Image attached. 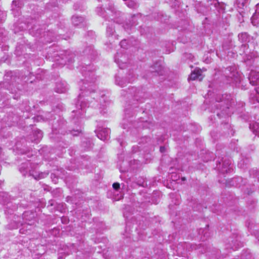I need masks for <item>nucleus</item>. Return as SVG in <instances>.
<instances>
[{
	"label": "nucleus",
	"instance_id": "nucleus-1",
	"mask_svg": "<svg viewBox=\"0 0 259 259\" xmlns=\"http://www.w3.org/2000/svg\"><path fill=\"white\" fill-rule=\"evenodd\" d=\"M82 71L83 75L84 76L85 80L84 82H83V85L80 88V90L83 91L84 92H82L81 94L78 95L77 102L76 103V109L72 111L73 113L75 114L72 115L73 118H75V116L78 118L83 115L85 107L89 106V99H84L83 98L84 96H87L88 92L91 93L94 91L93 88H95L94 82L95 81L96 78L94 72L91 71L90 70L86 71L84 69Z\"/></svg>",
	"mask_w": 259,
	"mask_h": 259
},
{
	"label": "nucleus",
	"instance_id": "nucleus-2",
	"mask_svg": "<svg viewBox=\"0 0 259 259\" xmlns=\"http://www.w3.org/2000/svg\"><path fill=\"white\" fill-rule=\"evenodd\" d=\"M106 9L107 11L103 10L102 7H97L96 11L98 15L111 20L115 21V19L120 17V12L116 10L112 4H109Z\"/></svg>",
	"mask_w": 259,
	"mask_h": 259
},
{
	"label": "nucleus",
	"instance_id": "nucleus-3",
	"mask_svg": "<svg viewBox=\"0 0 259 259\" xmlns=\"http://www.w3.org/2000/svg\"><path fill=\"white\" fill-rule=\"evenodd\" d=\"M115 62L121 69H123L127 66L128 57L127 55L122 52H117L114 57Z\"/></svg>",
	"mask_w": 259,
	"mask_h": 259
},
{
	"label": "nucleus",
	"instance_id": "nucleus-4",
	"mask_svg": "<svg viewBox=\"0 0 259 259\" xmlns=\"http://www.w3.org/2000/svg\"><path fill=\"white\" fill-rule=\"evenodd\" d=\"M134 90V98L135 100L140 102H144L145 101V92L144 89H132Z\"/></svg>",
	"mask_w": 259,
	"mask_h": 259
},
{
	"label": "nucleus",
	"instance_id": "nucleus-5",
	"mask_svg": "<svg viewBox=\"0 0 259 259\" xmlns=\"http://www.w3.org/2000/svg\"><path fill=\"white\" fill-rule=\"evenodd\" d=\"M110 133V129L107 128H101L97 131V136L99 139L104 141L108 139Z\"/></svg>",
	"mask_w": 259,
	"mask_h": 259
},
{
	"label": "nucleus",
	"instance_id": "nucleus-6",
	"mask_svg": "<svg viewBox=\"0 0 259 259\" xmlns=\"http://www.w3.org/2000/svg\"><path fill=\"white\" fill-rule=\"evenodd\" d=\"M250 83L253 85L259 84V72L255 71H251L249 77Z\"/></svg>",
	"mask_w": 259,
	"mask_h": 259
},
{
	"label": "nucleus",
	"instance_id": "nucleus-7",
	"mask_svg": "<svg viewBox=\"0 0 259 259\" xmlns=\"http://www.w3.org/2000/svg\"><path fill=\"white\" fill-rule=\"evenodd\" d=\"M68 89L67 83L65 81H60L56 83L55 91L59 93H65Z\"/></svg>",
	"mask_w": 259,
	"mask_h": 259
},
{
	"label": "nucleus",
	"instance_id": "nucleus-8",
	"mask_svg": "<svg viewBox=\"0 0 259 259\" xmlns=\"http://www.w3.org/2000/svg\"><path fill=\"white\" fill-rule=\"evenodd\" d=\"M203 77L201 75V71L200 69H195L191 74L189 79L191 80H195L198 79L201 80Z\"/></svg>",
	"mask_w": 259,
	"mask_h": 259
},
{
	"label": "nucleus",
	"instance_id": "nucleus-9",
	"mask_svg": "<svg viewBox=\"0 0 259 259\" xmlns=\"http://www.w3.org/2000/svg\"><path fill=\"white\" fill-rule=\"evenodd\" d=\"M84 21V19L82 17L73 16L72 17V22L74 26L81 25Z\"/></svg>",
	"mask_w": 259,
	"mask_h": 259
},
{
	"label": "nucleus",
	"instance_id": "nucleus-10",
	"mask_svg": "<svg viewBox=\"0 0 259 259\" xmlns=\"http://www.w3.org/2000/svg\"><path fill=\"white\" fill-rule=\"evenodd\" d=\"M33 136L34 138L33 141L35 143H38L42 137V133L40 130H37L34 131Z\"/></svg>",
	"mask_w": 259,
	"mask_h": 259
},
{
	"label": "nucleus",
	"instance_id": "nucleus-11",
	"mask_svg": "<svg viewBox=\"0 0 259 259\" xmlns=\"http://www.w3.org/2000/svg\"><path fill=\"white\" fill-rule=\"evenodd\" d=\"M151 72H157L159 74H162V66L159 63H156L154 66L151 67Z\"/></svg>",
	"mask_w": 259,
	"mask_h": 259
},
{
	"label": "nucleus",
	"instance_id": "nucleus-12",
	"mask_svg": "<svg viewBox=\"0 0 259 259\" xmlns=\"http://www.w3.org/2000/svg\"><path fill=\"white\" fill-rule=\"evenodd\" d=\"M257 14H259V3L256 5L255 13L251 18V23L253 25H257L258 24V22H256L255 20L256 17L257 16Z\"/></svg>",
	"mask_w": 259,
	"mask_h": 259
},
{
	"label": "nucleus",
	"instance_id": "nucleus-13",
	"mask_svg": "<svg viewBox=\"0 0 259 259\" xmlns=\"http://www.w3.org/2000/svg\"><path fill=\"white\" fill-rule=\"evenodd\" d=\"M239 39L242 42H246L249 41L248 35L244 32L238 35Z\"/></svg>",
	"mask_w": 259,
	"mask_h": 259
},
{
	"label": "nucleus",
	"instance_id": "nucleus-14",
	"mask_svg": "<svg viewBox=\"0 0 259 259\" xmlns=\"http://www.w3.org/2000/svg\"><path fill=\"white\" fill-rule=\"evenodd\" d=\"M125 2V4L128 7L130 8L135 9L138 6L137 0H127Z\"/></svg>",
	"mask_w": 259,
	"mask_h": 259
},
{
	"label": "nucleus",
	"instance_id": "nucleus-15",
	"mask_svg": "<svg viewBox=\"0 0 259 259\" xmlns=\"http://www.w3.org/2000/svg\"><path fill=\"white\" fill-rule=\"evenodd\" d=\"M139 195L141 197V198H139V200L138 202L139 203H141V204L144 206V202L146 199V192L144 191H141L139 192Z\"/></svg>",
	"mask_w": 259,
	"mask_h": 259
},
{
	"label": "nucleus",
	"instance_id": "nucleus-16",
	"mask_svg": "<svg viewBox=\"0 0 259 259\" xmlns=\"http://www.w3.org/2000/svg\"><path fill=\"white\" fill-rule=\"evenodd\" d=\"M248 1V0H237L236 4L238 7L240 9L243 8Z\"/></svg>",
	"mask_w": 259,
	"mask_h": 259
},
{
	"label": "nucleus",
	"instance_id": "nucleus-17",
	"mask_svg": "<svg viewBox=\"0 0 259 259\" xmlns=\"http://www.w3.org/2000/svg\"><path fill=\"white\" fill-rule=\"evenodd\" d=\"M73 57V55L71 54V55H68V56H65L64 57H63L62 58L63 60H64V63H66L67 61L68 62H72V58Z\"/></svg>",
	"mask_w": 259,
	"mask_h": 259
},
{
	"label": "nucleus",
	"instance_id": "nucleus-18",
	"mask_svg": "<svg viewBox=\"0 0 259 259\" xmlns=\"http://www.w3.org/2000/svg\"><path fill=\"white\" fill-rule=\"evenodd\" d=\"M116 83L118 85L123 87L125 85V82L123 81L120 78L116 77L115 80Z\"/></svg>",
	"mask_w": 259,
	"mask_h": 259
},
{
	"label": "nucleus",
	"instance_id": "nucleus-19",
	"mask_svg": "<svg viewBox=\"0 0 259 259\" xmlns=\"http://www.w3.org/2000/svg\"><path fill=\"white\" fill-rule=\"evenodd\" d=\"M38 172L34 170H31L29 171V176H32L35 179L38 180Z\"/></svg>",
	"mask_w": 259,
	"mask_h": 259
},
{
	"label": "nucleus",
	"instance_id": "nucleus-20",
	"mask_svg": "<svg viewBox=\"0 0 259 259\" xmlns=\"http://www.w3.org/2000/svg\"><path fill=\"white\" fill-rule=\"evenodd\" d=\"M114 31V28L112 27H108L107 28V33L108 36H112Z\"/></svg>",
	"mask_w": 259,
	"mask_h": 259
},
{
	"label": "nucleus",
	"instance_id": "nucleus-21",
	"mask_svg": "<svg viewBox=\"0 0 259 259\" xmlns=\"http://www.w3.org/2000/svg\"><path fill=\"white\" fill-rule=\"evenodd\" d=\"M120 45L121 48H124V49L127 48V47L128 46L127 41L126 39H123V40H121L120 42Z\"/></svg>",
	"mask_w": 259,
	"mask_h": 259
},
{
	"label": "nucleus",
	"instance_id": "nucleus-22",
	"mask_svg": "<svg viewBox=\"0 0 259 259\" xmlns=\"http://www.w3.org/2000/svg\"><path fill=\"white\" fill-rule=\"evenodd\" d=\"M258 127L259 124L257 123H255L252 125H250V128H252L253 131H255L256 133L259 132Z\"/></svg>",
	"mask_w": 259,
	"mask_h": 259
},
{
	"label": "nucleus",
	"instance_id": "nucleus-23",
	"mask_svg": "<svg viewBox=\"0 0 259 259\" xmlns=\"http://www.w3.org/2000/svg\"><path fill=\"white\" fill-rule=\"evenodd\" d=\"M84 53L87 55H92L93 53V49H92L91 47H89V48H87L85 50Z\"/></svg>",
	"mask_w": 259,
	"mask_h": 259
},
{
	"label": "nucleus",
	"instance_id": "nucleus-24",
	"mask_svg": "<svg viewBox=\"0 0 259 259\" xmlns=\"http://www.w3.org/2000/svg\"><path fill=\"white\" fill-rule=\"evenodd\" d=\"M49 175L48 172H39L38 174V179L46 177Z\"/></svg>",
	"mask_w": 259,
	"mask_h": 259
},
{
	"label": "nucleus",
	"instance_id": "nucleus-25",
	"mask_svg": "<svg viewBox=\"0 0 259 259\" xmlns=\"http://www.w3.org/2000/svg\"><path fill=\"white\" fill-rule=\"evenodd\" d=\"M112 186L114 189L116 190H118L120 188V185L118 183H113Z\"/></svg>",
	"mask_w": 259,
	"mask_h": 259
},
{
	"label": "nucleus",
	"instance_id": "nucleus-26",
	"mask_svg": "<svg viewBox=\"0 0 259 259\" xmlns=\"http://www.w3.org/2000/svg\"><path fill=\"white\" fill-rule=\"evenodd\" d=\"M134 25V24H127V23H126V24L123 26V27H124V29H125V30H127L128 29H131V27H132V26L133 25Z\"/></svg>",
	"mask_w": 259,
	"mask_h": 259
},
{
	"label": "nucleus",
	"instance_id": "nucleus-27",
	"mask_svg": "<svg viewBox=\"0 0 259 259\" xmlns=\"http://www.w3.org/2000/svg\"><path fill=\"white\" fill-rule=\"evenodd\" d=\"M80 132V131H79L78 130H76V131L73 130V131H71V134L73 136H77Z\"/></svg>",
	"mask_w": 259,
	"mask_h": 259
},
{
	"label": "nucleus",
	"instance_id": "nucleus-28",
	"mask_svg": "<svg viewBox=\"0 0 259 259\" xmlns=\"http://www.w3.org/2000/svg\"><path fill=\"white\" fill-rule=\"evenodd\" d=\"M255 92L256 93V100H257V102L259 103V99H258L259 98V88H256Z\"/></svg>",
	"mask_w": 259,
	"mask_h": 259
},
{
	"label": "nucleus",
	"instance_id": "nucleus-29",
	"mask_svg": "<svg viewBox=\"0 0 259 259\" xmlns=\"http://www.w3.org/2000/svg\"><path fill=\"white\" fill-rule=\"evenodd\" d=\"M29 213V212H26L24 213V217H26L28 215V214ZM30 214H31L32 215L33 217H34L35 213L32 212H30Z\"/></svg>",
	"mask_w": 259,
	"mask_h": 259
},
{
	"label": "nucleus",
	"instance_id": "nucleus-30",
	"mask_svg": "<svg viewBox=\"0 0 259 259\" xmlns=\"http://www.w3.org/2000/svg\"><path fill=\"white\" fill-rule=\"evenodd\" d=\"M19 2L18 1H13L12 2V5H15V6H17L19 4Z\"/></svg>",
	"mask_w": 259,
	"mask_h": 259
},
{
	"label": "nucleus",
	"instance_id": "nucleus-31",
	"mask_svg": "<svg viewBox=\"0 0 259 259\" xmlns=\"http://www.w3.org/2000/svg\"><path fill=\"white\" fill-rule=\"evenodd\" d=\"M160 151L161 153L164 152L165 151V149L164 147H161L160 148Z\"/></svg>",
	"mask_w": 259,
	"mask_h": 259
},
{
	"label": "nucleus",
	"instance_id": "nucleus-32",
	"mask_svg": "<svg viewBox=\"0 0 259 259\" xmlns=\"http://www.w3.org/2000/svg\"><path fill=\"white\" fill-rule=\"evenodd\" d=\"M255 20L256 22H258V24L257 25V26H258L259 25V14H257V17H256Z\"/></svg>",
	"mask_w": 259,
	"mask_h": 259
},
{
	"label": "nucleus",
	"instance_id": "nucleus-33",
	"mask_svg": "<svg viewBox=\"0 0 259 259\" xmlns=\"http://www.w3.org/2000/svg\"><path fill=\"white\" fill-rule=\"evenodd\" d=\"M35 223L33 222H28V224L30 225H34Z\"/></svg>",
	"mask_w": 259,
	"mask_h": 259
},
{
	"label": "nucleus",
	"instance_id": "nucleus-34",
	"mask_svg": "<svg viewBox=\"0 0 259 259\" xmlns=\"http://www.w3.org/2000/svg\"><path fill=\"white\" fill-rule=\"evenodd\" d=\"M56 190L57 191H58L59 192H60L61 191V190L60 189H57Z\"/></svg>",
	"mask_w": 259,
	"mask_h": 259
},
{
	"label": "nucleus",
	"instance_id": "nucleus-35",
	"mask_svg": "<svg viewBox=\"0 0 259 259\" xmlns=\"http://www.w3.org/2000/svg\"><path fill=\"white\" fill-rule=\"evenodd\" d=\"M52 200H51V201H50V204H51V205H53V203H52Z\"/></svg>",
	"mask_w": 259,
	"mask_h": 259
},
{
	"label": "nucleus",
	"instance_id": "nucleus-36",
	"mask_svg": "<svg viewBox=\"0 0 259 259\" xmlns=\"http://www.w3.org/2000/svg\"><path fill=\"white\" fill-rule=\"evenodd\" d=\"M104 96H105L104 95H102V98H103L104 97Z\"/></svg>",
	"mask_w": 259,
	"mask_h": 259
},
{
	"label": "nucleus",
	"instance_id": "nucleus-37",
	"mask_svg": "<svg viewBox=\"0 0 259 259\" xmlns=\"http://www.w3.org/2000/svg\"><path fill=\"white\" fill-rule=\"evenodd\" d=\"M58 259H63V258L62 257H60L58 258Z\"/></svg>",
	"mask_w": 259,
	"mask_h": 259
},
{
	"label": "nucleus",
	"instance_id": "nucleus-38",
	"mask_svg": "<svg viewBox=\"0 0 259 259\" xmlns=\"http://www.w3.org/2000/svg\"><path fill=\"white\" fill-rule=\"evenodd\" d=\"M185 180V178H182V180H183V181H184Z\"/></svg>",
	"mask_w": 259,
	"mask_h": 259
},
{
	"label": "nucleus",
	"instance_id": "nucleus-39",
	"mask_svg": "<svg viewBox=\"0 0 259 259\" xmlns=\"http://www.w3.org/2000/svg\"><path fill=\"white\" fill-rule=\"evenodd\" d=\"M129 90H130V93H132V92L131 91V90H130V89H129Z\"/></svg>",
	"mask_w": 259,
	"mask_h": 259
},
{
	"label": "nucleus",
	"instance_id": "nucleus-40",
	"mask_svg": "<svg viewBox=\"0 0 259 259\" xmlns=\"http://www.w3.org/2000/svg\"><path fill=\"white\" fill-rule=\"evenodd\" d=\"M131 81H132L131 80H128V82H131Z\"/></svg>",
	"mask_w": 259,
	"mask_h": 259
}]
</instances>
